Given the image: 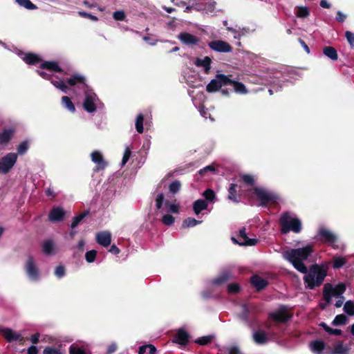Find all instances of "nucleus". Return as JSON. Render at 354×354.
I'll return each instance as SVG.
<instances>
[{
    "label": "nucleus",
    "instance_id": "23",
    "mask_svg": "<svg viewBox=\"0 0 354 354\" xmlns=\"http://www.w3.org/2000/svg\"><path fill=\"white\" fill-rule=\"evenodd\" d=\"M255 313L254 307L251 304H244L242 306V313L241 315V318L243 321H248L249 319L252 317V315Z\"/></svg>",
    "mask_w": 354,
    "mask_h": 354
},
{
    "label": "nucleus",
    "instance_id": "6",
    "mask_svg": "<svg viewBox=\"0 0 354 354\" xmlns=\"http://www.w3.org/2000/svg\"><path fill=\"white\" fill-rule=\"evenodd\" d=\"M254 193L258 200L261 201L262 206H266L270 203H274L277 199V196L274 194L261 187H256Z\"/></svg>",
    "mask_w": 354,
    "mask_h": 354
},
{
    "label": "nucleus",
    "instance_id": "49",
    "mask_svg": "<svg viewBox=\"0 0 354 354\" xmlns=\"http://www.w3.org/2000/svg\"><path fill=\"white\" fill-rule=\"evenodd\" d=\"M97 252L95 250L88 251L85 254L86 260L88 263H92L95 261L96 257Z\"/></svg>",
    "mask_w": 354,
    "mask_h": 354
},
{
    "label": "nucleus",
    "instance_id": "52",
    "mask_svg": "<svg viewBox=\"0 0 354 354\" xmlns=\"http://www.w3.org/2000/svg\"><path fill=\"white\" fill-rule=\"evenodd\" d=\"M113 17L116 21H123L125 19V14L122 10H118L113 12Z\"/></svg>",
    "mask_w": 354,
    "mask_h": 354
},
{
    "label": "nucleus",
    "instance_id": "2",
    "mask_svg": "<svg viewBox=\"0 0 354 354\" xmlns=\"http://www.w3.org/2000/svg\"><path fill=\"white\" fill-rule=\"evenodd\" d=\"M71 86L77 85L80 88L84 91L85 98L83 102V107L88 113H93L97 109H102L103 104L100 101L96 94L88 88L85 83L84 78L77 74L73 75L67 80Z\"/></svg>",
    "mask_w": 354,
    "mask_h": 354
},
{
    "label": "nucleus",
    "instance_id": "58",
    "mask_svg": "<svg viewBox=\"0 0 354 354\" xmlns=\"http://www.w3.org/2000/svg\"><path fill=\"white\" fill-rule=\"evenodd\" d=\"M179 205L176 203H171L168 205V211L172 214H177L178 212Z\"/></svg>",
    "mask_w": 354,
    "mask_h": 354
},
{
    "label": "nucleus",
    "instance_id": "20",
    "mask_svg": "<svg viewBox=\"0 0 354 354\" xmlns=\"http://www.w3.org/2000/svg\"><path fill=\"white\" fill-rule=\"evenodd\" d=\"M65 212L64 209L59 207H54L49 213V220L53 222H57L62 220Z\"/></svg>",
    "mask_w": 354,
    "mask_h": 354
},
{
    "label": "nucleus",
    "instance_id": "57",
    "mask_svg": "<svg viewBox=\"0 0 354 354\" xmlns=\"http://www.w3.org/2000/svg\"><path fill=\"white\" fill-rule=\"evenodd\" d=\"M55 274L58 278L64 277L65 274L64 268L62 266H57L55 268Z\"/></svg>",
    "mask_w": 354,
    "mask_h": 354
},
{
    "label": "nucleus",
    "instance_id": "29",
    "mask_svg": "<svg viewBox=\"0 0 354 354\" xmlns=\"http://www.w3.org/2000/svg\"><path fill=\"white\" fill-rule=\"evenodd\" d=\"M251 283L254 286L257 290H261L264 288L267 284L268 282L266 279L260 277L258 275H254L251 278Z\"/></svg>",
    "mask_w": 354,
    "mask_h": 354
},
{
    "label": "nucleus",
    "instance_id": "28",
    "mask_svg": "<svg viewBox=\"0 0 354 354\" xmlns=\"http://www.w3.org/2000/svg\"><path fill=\"white\" fill-rule=\"evenodd\" d=\"M189 335L183 330H179L175 335L173 342L180 345H185L188 341Z\"/></svg>",
    "mask_w": 354,
    "mask_h": 354
},
{
    "label": "nucleus",
    "instance_id": "32",
    "mask_svg": "<svg viewBox=\"0 0 354 354\" xmlns=\"http://www.w3.org/2000/svg\"><path fill=\"white\" fill-rule=\"evenodd\" d=\"M23 55L21 58L28 64H34L40 61L39 56L33 53H26Z\"/></svg>",
    "mask_w": 354,
    "mask_h": 354
},
{
    "label": "nucleus",
    "instance_id": "38",
    "mask_svg": "<svg viewBox=\"0 0 354 354\" xmlns=\"http://www.w3.org/2000/svg\"><path fill=\"white\" fill-rule=\"evenodd\" d=\"M16 2L21 7L28 10H35L37 6L32 3L30 0H16Z\"/></svg>",
    "mask_w": 354,
    "mask_h": 354
},
{
    "label": "nucleus",
    "instance_id": "8",
    "mask_svg": "<svg viewBox=\"0 0 354 354\" xmlns=\"http://www.w3.org/2000/svg\"><path fill=\"white\" fill-rule=\"evenodd\" d=\"M17 160V155L15 153H9L0 158V173L7 174L15 165Z\"/></svg>",
    "mask_w": 354,
    "mask_h": 354
},
{
    "label": "nucleus",
    "instance_id": "36",
    "mask_svg": "<svg viewBox=\"0 0 354 354\" xmlns=\"http://www.w3.org/2000/svg\"><path fill=\"white\" fill-rule=\"evenodd\" d=\"M346 263V259L345 257H335L333 261V267L335 269H338L342 268Z\"/></svg>",
    "mask_w": 354,
    "mask_h": 354
},
{
    "label": "nucleus",
    "instance_id": "35",
    "mask_svg": "<svg viewBox=\"0 0 354 354\" xmlns=\"http://www.w3.org/2000/svg\"><path fill=\"white\" fill-rule=\"evenodd\" d=\"M12 136L11 130H5L0 134V145L6 144Z\"/></svg>",
    "mask_w": 354,
    "mask_h": 354
},
{
    "label": "nucleus",
    "instance_id": "34",
    "mask_svg": "<svg viewBox=\"0 0 354 354\" xmlns=\"http://www.w3.org/2000/svg\"><path fill=\"white\" fill-rule=\"evenodd\" d=\"M323 53L326 57H328V58L331 59L333 61L337 60L338 58L337 51L333 47H330V46L324 47L323 49Z\"/></svg>",
    "mask_w": 354,
    "mask_h": 354
},
{
    "label": "nucleus",
    "instance_id": "21",
    "mask_svg": "<svg viewBox=\"0 0 354 354\" xmlns=\"http://www.w3.org/2000/svg\"><path fill=\"white\" fill-rule=\"evenodd\" d=\"M178 37L180 41L185 45L196 44L198 41V39L196 37L188 32H182L178 35Z\"/></svg>",
    "mask_w": 354,
    "mask_h": 354
},
{
    "label": "nucleus",
    "instance_id": "64",
    "mask_svg": "<svg viewBox=\"0 0 354 354\" xmlns=\"http://www.w3.org/2000/svg\"><path fill=\"white\" fill-rule=\"evenodd\" d=\"M198 110H199L201 115L203 118H210L209 113H208L207 110L206 109H205L204 106H199Z\"/></svg>",
    "mask_w": 354,
    "mask_h": 354
},
{
    "label": "nucleus",
    "instance_id": "61",
    "mask_svg": "<svg viewBox=\"0 0 354 354\" xmlns=\"http://www.w3.org/2000/svg\"><path fill=\"white\" fill-rule=\"evenodd\" d=\"M227 290L230 293H236L239 290V286L236 283H231L227 286Z\"/></svg>",
    "mask_w": 354,
    "mask_h": 354
},
{
    "label": "nucleus",
    "instance_id": "60",
    "mask_svg": "<svg viewBox=\"0 0 354 354\" xmlns=\"http://www.w3.org/2000/svg\"><path fill=\"white\" fill-rule=\"evenodd\" d=\"M84 216H85L84 214H81L80 216L75 217L71 223V227L75 228V227H77L78 225V224L80 223V222L83 219Z\"/></svg>",
    "mask_w": 354,
    "mask_h": 354
},
{
    "label": "nucleus",
    "instance_id": "59",
    "mask_svg": "<svg viewBox=\"0 0 354 354\" xmlns=\"http://www.w3.org/2000/svg\"><path fill=\"white\" fill-rule=\"evenodd\" d=\"M164 200V196L162 194H158L156 199V206L157 209H160L162 207V203Z\"/></svg>",
    "mask_w": 354,
    "mask_h": 354
},
{
    "label": "nucleus",
    "instance_id": "45",
    "mask_svg": "<svg viewBox=\"0 0 354 354\" xmlns=\"http://www.w3.org/2000/svg\"><path fill=\"white\" fill-rule=\"evenodd\" d=\"M213 336L207 335L197 339L195 342L200 345H207L212 342Z\"/></svg>",
    "mask_w": 354,
    "mask_h": 354
},
{
    "label": "nucleus",
    "instance_id": "14",
    "mask_svg": "<svg viewBox=\"0 0 354 354\" xmlns=\"http://www.w3.org/2000/svg\"><path fill=\"white\" fill-rule=\"evenodd\" d=\"M290 316L285 308H280L278 311L270 315V317L277 322H286L290 319Z\"/></svg>",
    "mask_w": 354,
    "mask_h": 354
},
{
    "label": "nucleus",
    "instance_id": "1",
    "mask_svg": "<svg viewBox=\"0 0 354 354\" xmlns=\"http://www.w3.org/2000/svg\"><path fill=\"white\" fill-rule=\"evenodd\" d=\"M313 252L312 247L307 245L304 248L292 249L283 253V257L290 261L300 272L306 274L304 280L306 286L310 289L319 286L327 275V269L317 264L313 265L308 270L303 263Z\"/></svg>",
    "mask_w": 354,
    "mask_h": 354
},
{
    "label": "nucleus",
    "instance_id": "62",
    "mask_svg": "<svg viewBox=\"0 0 354 354\" xmlns=\"http://www.w3.org/2000/svg\"><path fill=\"white\" fill-rule=\"evenodd\" d=\"M345 35L351 46H354V33L346 31Z\"/></svg>",
    "mask_w": 354,
    "mask_h": 354
},
{
    "label": "nucleus",
    "instance_id": "46",
    "mask_svg": "<svg viewBox=\"0 0 354 354\" xmlns=\"http://www.w3.org/2000/svg\"><path fill=\"white\" fill-rule=\"evenodd\" d=\"M309 15V11L306 7H299L296 12V16L299 18H304Z\"/></svg>",
    "mask_w": 354,
    "mask_h": 354
},
{
    "label": "nucleus",
    "instance_id": "40",
    "mask_svg": "<svg viewBox=\"0 0 354 354\" xmlns=\"http://www.w3.org/2000/svg\"><path fill=\"white\" fill-rule=\"evenodd\" d=\"M347 317L343 315H337L333 321V324L335 326L344 325L347 322Z\"/></svg>",
    "mask_w": 354,
    "mask_h": 354
},
{
    "label": "nucleus",
    "instance_id": "10",
    "mask_svg": "<svg viewBox=\"0 0 354 354\" xmlns=\"http://www.w3.org/2000/svg\"><path fill=\"white\" fill-rule=\"evenodd\" d=\"M26 272L29 279L32 281H37L39 279V270L32 257H29L26 263Z\"/></svg>",
    "mask_w": 354,
    "mask_h": 354
},
{
    "label": "nucleus",
    "instance_id": "43",
    "mask_svg": "<svg viewBox=\"0 0 354 354\" xmlns=\"http://www.w3.org/2000/svg\"><path fill=\"white\" fill-rule=\"evenodd\" d=\"M324 330L330 335H340L342 334V330L340 329L337 328H332L329 326H328L325 323H322L320 324Z\"/></svg>",
    "mask_w": 354,
    "mask_h": 354
},
{
    "label": "nucleus",
    "instance_id": "30",
    "mask_svg": "<svg viewBox=\"0 0 354 354\" xmlns=\"http://www.w3.org/2000/svg\"><path fill=\"white\" fill-rule=\"evenodd\" d=\"M208 203L205 200L198 199L194 203L193 209L194 213L198 215L201 211L206 209Z\"/></svg>",
    "mask_w": 354,
    "mask_h": 354
},
{
    "label": "nucleus",
    "instance_id": "9",
    "mask_svg": "<svg viewBox=\"0 0 354 354\" xmlns=\"http://www.w3.org/2000/svg\"><path fill=\"white\" fill-rule=\"evenodd\" d=\"M230 82V79L223 74H218L215 79L212 80L211 82L207 85V91L215 92L218 91L222 86L228 85Z\"/></svg>",
    "mask_w": 354,
    "mask_h": 354
},
{
    "label": "nucleus",
    "instance_id": "47",
    "mask_svg": "<svg viewBox=\"0 0 354 354\" xmlns=\"http://www.w3.org/2000/svg\"><path fill=\"white\" fill-rule=\"evenodd\" d=\"M43 354H64V353L59 348L48 346L44 348Z\"/></svg>",
    "mask_w": 354,
    "mask_h": 354
},
{
    "label": "nucleus",
    "instance_id": "50",
    "mask_svg": "<svg viewBox=\"0 0 354 354\" xmlns=\"http://www.w3.org/2000/svg\"><path fill=\"white\" fill-rule=\"evenodd\" d=\"M70 354H85L84 350L73 344L70 346Z\"/></svg>",
    "mask_w": 354,
    "mask_h": 354
},
{
    "label": "nucleus",
    "instance_id": "37",
    "mask_svg": "<svg viewBox=\"0 0 354 354\" xmlns=\"http://www.w3.org/2000/svg\"><path fill=\"white\" fill-rule=\"evenodd\" d=\"M62 104L71 112H75V108L71 99L67 96H63L62 98Z\"/></svg>",
    "mask_w": 354,
    "mask_h": 354
},
{
    "label": "nucleus",
    "instance_id": "22",
    "mask_svg": "<svg viewBox=\"0 0 354 354\" xmlns=\"http://www.w3.org/2000/svg\"><path fill=\"white\" fill-rule=\"evenodd\" d=\"M42 251L47 255H53L56 252V248L53 241L48 239L43 242Z\"/></svg>",
    "mask_w": 354,
    "mask_h": 354
},
{
    "label": "nucleus",
    "instance_id": "53",
    "mask_svg": "<svg viewBox=\"0 0 354 354\" xmlns=\"http://www.w3.org/2000/svg\"><path fill=\"white\" fill-rule=\"evenodd\" d=\"M28 149V144L27 142H24L21 143L18 148H17V152L19 154H24L26 152V151Z\"/></svg>",
    "mask_w": 354,
    "mask_h": 354
},
{
    "label": "nucleus",
    "instance_id": "25",
    "mask_svg": "<svg viewBox=\"0 0 354 354\" xmlns=\"http://www.w3.org/2000/svg\"><path fill=\"white\" fill-rule=\"evenodd\" d=\"M348 348L344 346L342 343L337 342L334 344L333 348L326 351V354H348Z\"/></svg>",
    "mask_w": 354,
    "mask_h": 354
},
{
    "label": "nucleus",
    "instance_id": "11",
    "mask_svg": "<svg viewBox=\"0 0 354 354\" xmlns=\"http://www.w3.org/2000/svg\"><path fill=\"white\" fill-rule=\"evenodd\" d=\"M238 239V241L235 238H232V240L240 245H254L257 243V239L248 237L245 227L240 230Z\"/></svg>",
    "mask_w": 354,
    "mask_h": 354
},
{
    "label": "nucleus",
    "instance_id": "41",
    "mask_svg": "<svg viewBox=\"0 0 354 354\" xmlns=\"http://www.w3.org/2000/svg\"><path fill=\"white\" fill-rule=\"evenodd\" d=\"M344 312L348 315H354V304L351 301H347L344 306Z\"/></svg>",
    "mask_w": 354,
    "mask_h": 354
},
{
    "label": "nucleus",
    "instance_id": "4",
    "mask_svg": "<svg viewBox=\"0 0 354 354\" xmlns=\"http://www.w3.org/2000/svg\"><path fill=\"white\" fill-rule=\"evenodd\" d=\"M281 232L286 234L290 231L299 233L301 230V223L299 218L294 215L286 212L282 214L280 218Z\"/></svg>",
    "mask_w": 354,
    "mask_h": 354
},
{
    "label": "nucleus",
    "instance_id": "33",
    "mask_svg": "<svg viewBox=\"0 0 354 354\" xmlns=\"http://www.w3.org/2000/svg\"><path fill=\"white\" fill-rule=\"evenodd\" d=\"M227 30L234 34V39H240L242 36L246 35L248 32V29L246 28H239L236 29L227 27Z\"/></svg>",
    "mask_w": 354,
    "mask_h": 354
},
{
    "label": "nucleus",
    "instance_id": "13",
    "mask_svg": "<svg viewBox=\"0 0 354 354\" xmlns=\"http://www.w3.org/2000/svg\"><path fill=\"white\" fill-rule=\"evenodd\" d=\"M0 332L1 335L4 337V338L8 342H14V341H23L24 338L21 335L10 328H3L0 329Z\"/></svg>",
    "mask_w": 354,
    "mask_h": 354
},
{
    "label": "nucleus",
    "instance_id": "5",
    "mask_svg": "<svg viewBox=\"0 0 354 354\" xmlns=\"http://www.w3.org/2000/svg\"><path fill=\"white\" fill-rule=\"evenodd\" d=\"M345 290L346 286L344 283H339L336 286L326 283L323 290V296L326 301V304L322 305V308H324L327 305H328L331 302L332 297H344L342 295Z\"/></svg>",
    "mask_w": 354,
    "mask_h": 354
},
{
    "label": "nucleus",
    "instance_id": "44",
    "mask_svg": "<svg viewBox=\"0 0 354 354\" xmlns=\"http://www.w3.org/2000/svg\"><path fill=\"white\" fill-rule=\"evenodd\" d=\"M236 184H231L229 188V196L228 198L231 201H233L234 202H238V199L236 196Z\"/></svg>",
    "mask_w": 354,
    "mask_h": 354
},
{
    "label": "nucleus",
    "instance_id": "12",
    "mask_svg": "<svg viewBox=\"0 0 354 354\" xmlns=\"http://www.w3.org/2000/svg\"><path fill=\"white\" fill-rule=\"evenodd\" d=\"M209 46L213 50L220 53H228L232 50V48L228 43L222 40L212 41L209 43Z\"/></svg>",
    "mask_w": 354,
    "mask_h": 354
},
{
    "label": "nucleus",
    "instance_id": "54",
    "mask_svg": "<svg viewBox=\"0 0 354 354\" xmlns=\"http://www.w3.org/2000/svg\"><path fill=\"white\" fill-rule=\"evenodd\" d=\"M203 196H205V199L209 201H212L214 198L215 197L214 192L212 189H207L204 192Z\"/></svg>",
    "mask_w": 354,
    "mask_h": 354
},
{
    "label": "nucleus",
    "instance_id": "3",
    "mask_svg": "<svg viewBox=\"0 0 354 354\" xmlns=\"http://www.w3.org/2000/svg\"><path fill=\"white\" fill-rule=\"evenodd\" d=\"M41 68L42 70H46L48 72L43 71H37L39 75L44 79L50 80L51 83L57 88L62 91L66 93L68 86L65 84L64 80L62 78L55 77L54 78L52 73L58 72L61 73L62 69L55 62H46L41 64Z\"/></svg>",
    "mask_w": 354,
    "mask_h": 354
},
{
    "label": "nucleus",
    "instance_id": "26",
    "mask_svg": "<svg viewBox=\"0 0 354 354\" xmlns=\"http://www.w3.org/2000/svg\"><path fill=\"white\" fill-rule=\"evenodd\" d=\"M91 160L97 165V169H104L106 167V163L103 159L102 155L98 151H93L91 153Z\"/></svg>",
    "mask_w": 354,
    "mask_h": 354
},
{
    "label": "nucleus",
    "instance_id": "16",
    "mask_svg": "<svg viewBox=\"0 0 354 354\" xmlns=\"http://www.w3.org/2000/svg\"><path fill=\"white\" fill-rule=\"evenodd\" d=\"M216 2L214 1H211L208 3L205 1V0H201L200 3H196L194 10H203L205 12H212L215 9Z\"/></svg>",
    "mask_w": 354,
    "mask_h": 354
},
{
    "label": "nucleus",
    "instance_id": "19",
    "mask_svg": "<svg viewBox=\"0 0 354 354\" xmlns=\"http://www.w3.org/2000/svg\"><path fill=\"white\" fill-rule=\"evenodd\" d=\"M212 60L210 57L206 56L203 58H196L194 64L199 68H202L205 73H208L211 68Z\"/></svg>",
    "mask_w": 354,
    "mask_h": 354
},
{
    "label": "nucleus",
    "instance_id": "17",
    "mask_svg": "<svg viewBox=\"0 0 354 354\" xmlns=\"http://www.w3.org/2000/svg\"><path fill=\"white\" fill-rule=\"evenodd\" d=\"M310 348L316 354H326V351L329 350V348H326L324 342L321 340H315L310 342Z\"/></svg>",
    "mask_w": 354,
    "mask_h": 354
},
{
    "label": "nucleus",
    "instance_id": "56",
    "mask_svg": "<svg viewBox=\"0 0 354 354\" xmlns=\"http://www.w3.org/2000/svg\"><path fill=\"white\" fill-rule=\"evenodd\" d=\"M78 15L80 17L90 19L91 20L94 21H96L98 20V18L96 16L92 15L87 13L86 12H84V11L79 12Z\"/></svg>",
    "mask_w": 354,
    "mask_h": 354
},
{
    "label": "nucleus",
    "instance_id": "48",
    "mask_svg": "<svg viewBox=\"0 0 354 354\" xmlns=\"http://www.w3.org/2000/svg\"><path fill=\"white\" fill-rule=\"evenodd\" d=\"M180 183L179 181H174L173 183H171L169 185V192L173 193V194H176V192H178L180 189Z\"/></svg>",
    "mask_w": 354,
    "mask_h": 354
},
{
    "label": "nucleus",
    "instance_id": "24",
    "mask_svg": "<svg viewBox=\"0 0 354 354\" xmlns=\"http://www.w3.org/2000/svg\"><path fill=\"white\" fill-rule=\"evenodd\" d=\"M252 337L255 343L257 344H264L268 341L267 334L261 330L254 331Z\"/></svg>",
    "mask_w": 354,
    "mask_h": 354
},
{
    "label": "nucleus",
    "instance_id": "51",
    "mask_svg": "<svg viewBox=\"0 0 354 354\" xmlns=\"http://www.w3.org/2000/svg\"><path fill=\"white\" fill-rule=\"evenodd\" d=\"M162 221L165 225H171L174 222V218L171 215L165 214L163 216Z\"/></svg>",
    "mask_w": 354,
    "mask_h": 354
},
{
    "label": "nucleus",
    "instance_id": "31",
    "mask_svg": "<svg viewBox=\"0 0 354 354\" xmlns=\"http://www.w3.org/2000/svg\"><path fill=\"white\" fill-rule=\"evenodd\" d=\"M228 85L233 86L234 89L236 93H238L240 94H245L248 93V90L246 89V87L241 82L230 80V82H229Z\"/></svg>",
    "mask_w": 354,
    "mask_h": 354
},
{
    "label": "nucleus",
    "instance_id": "39",
    "mask_svg": "<svg viewBox=\"0 0 354 354\" xmlns=\"http://www.w3.org/2000/svg\"><path fill=\"white\" fill-rule=\"evenodd\" d=\"M201 223V221H198L194 218H187L183 221L182 226L184 228H187L196 226Z\"/></svg>",
    "mask_w": 354,
    "mask_h": 354
},
{
    "label": "nucleus",
    "instance_id": "18",
    "mask_svg": "<svg viewBox=\"0 0 354 354\" xmlns=\"http://www.w3.org/2000/svg\"><path fill=\"white\" fill-rule=\"evenodd\" d=\"M172 3L181 8H185V12H189L194 9L196 0H171Z\"/></svg>",
    "mask_w": 354,
    "mask_h": 354
},
{
    "label": "nucleus",
    "instance_id": "63",
    "mask_svg": "<svg viewBox=\"0 0 354 354\" xmlns=\"http://www.w3.org/2000/svg\"><path fill=\"white\" fill-rule=\"evenodd\" d=\"M242 179L248 185H252L254 183V178L250 175H243Z\"/></svg>",
    "mask_w": 354,
    "mask_h": 354
},
{
    "label": "nucleus",
    "instance_id": "55",
    "mask_svg": "<svg viewBox=\"0 0 354 354\" xmlns=\"http://www.w3.org/2000/svg\"><path fill=\"white\" fill-rule=\"evenodd\" d=\"M130 156H131V149L129 147H127L125 149V151H124V153L123 155V158H122V166L124 165L127 163V162L129 160Z\"/></svg>",
    "mask_w": 354,
    "mask_h": 354
},
{
    "label": "nucleus",
    "instance_id": "42",
    "mask_svg": "<svg viewBox=\"0 0 354 354\" xmlns=\"http://www.w3.org/2000/svg\"><path fill=\"white\" fill-rule=\"evenodd\" d=\"M143 120L144 117L142 114H139L136 120V128L138 133H142L143 132Z\"/></svg>",
    "mask_w": 354,
    "mask_h": 354
},
{
    "label": "nucleus",
    "instance_id": "7",
    "mask_svg": "<svg viewBox=\"0 0 354 354\" xmlns=\"http://www.w3.org/2000/svg\"><path fill=\"white\" fill-rule=\"evenodd\" d=\"M319 235L320 236L321 240L323 242L327 243L332 245L335 249H343L344 246L342 244L337 243V237L330 230L325 228H321L319 230Z\"/></svg>",
    "mask_w": 354,
    "mask_h": 354
},
{
    "label": "nucleus",
    "instance_id": "15",
    "mask_svg": "<svg viewBox=\"0 0 354 354\" xmlns=\"http://www.w3.org/2000/svg\"><path fill=\"white\" fill-rule=\"evenodd\" d=\"M96 241L104 247H107L111 242V234L108 231H102L96 234Z\"/></svg>",
    "mask_w": 354,
    "mask_h": 354
},
{
    "label": "nucleus",
    "instance_id": "27",
    "mask_svg": "<svg viewBox=\"0 0 354 354\" xmlns=\"http://www.w3.org/2000/svg\"><path fill=\"white\" fill-rule=\"evenodd\" d=\"M232 272L230 270H225L213 281L214 285L220 286L225 283L232 277Z\"/></svg>",
    "mask_w": 354,
    "mask_h": 354
}]
</instances>
